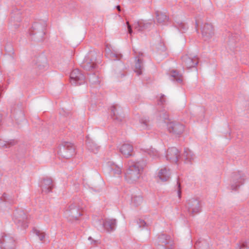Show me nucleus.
<instances>
[{"label":"nucleus","mask_w":249,"mask_h":249,"mask_svg":"<svg viewBox=\"0 0 249 249\" xmlns=\"http://www.w3.org/2000/svg\"><path fill=\"white\" fill-rule=\"evenodd\" d=\"M85 82V76L78 69L73 70L70 74V82L71 85L78 86Z\"/></svg>","instance_id":"nucleus-8"},{"label":"nucleus","mask_w":249,"mask_h":249,"mask_svg":"<svg viewBox=\"0 0 249 249\" xmlns=\"http://www.w3.org/2000/svg\"><path fill=\"white\" fill-rule=\"evenodd\" d=\"M157 249H172L173 241L170 237L165 234H160L154 241Z\"/></svg>","instance_id":"nucleus-4"},{"label":"nucleus","mask_w":249,"mask_h":249,"mask_svg":"<svg viewBox=\"0 0 249 249\" xmlns=\"http://www.w3.org/2000/svg\"><path fill=\"white\" fill-rule=\"evenodd\" d=\"M144 165L145 163L143 161H129V167L125 174V178L130 183L137 181L141 176Z\"/></svg>","instance_id":"nucleus-1"},{"label":"nucleus","mask_w":249,"mask_h":249,"mask_svg":"<svg viewBox=\"0 0 249 249\" xmlns=\"http://www.w3.org/2000/svg\"><path fill=\"white\" fill-rule=\"evenodd\" d=\"M108 55H109V57L110 58H113V57H117V54H116L114 53H108Z\"/></svg>","instance_id":"nucleus-41"},{"label":"nucleus","mask_w":249,"mask_h":249,"mask_svg":"<svg viewBox=\"0 0 249 249\" xmlns=\"http://www.w3.org/2000/svg\"><path fill=\"white\" fill-rule=\"evenodd\" d=\"M89 80L92 85H97L100 83V80L99 79L98 76L95 73L89 75Z\"/></svg>","instance_id":"nucleus-29"},{"label":"nucleus","mask_w":249,"mask_h":249,"mask_svg":"<svg viewBox=\"0 0 249 249\" xmlns=\"http://www.w3.org/2000/svg\"><path fill=\"white\" fill-rule=\"evenodd\" d=\"M196 25L197 26L198 25V23L197 22H196Z\"/></svg>","instance_id":"nucleus-47"},{"label":"nucleus","mask_w":249,"mask_h":249,"mask_svg":"<svg viewBox=\"0 0 249 249\" xmlns=\"http://www.w3.org/2000/svg\"><path fill=\"white\" fill-rule=\"evenodd\" d=\"M175 26L181 33L184 32L187 29V25L183 22L178 21L175 23Z\"/></svg>","instance_id":"nucleus-31"},{"label":"nucleus","mask_w":249,"mask_h":249,"mask_svg":"<svg viewBox=\"0 0 249 249\" xmlns=\"http://www.w3.org/2000/svg\"><path fill=\"white\" fill-rule=\"evenodd\" d=\"M133 150V148L132 145L128 143L123 144L120 149L121 153L126 158L132 155Z\"/></svg>","instance_id":"nucleus-22"},{"label":"nucleus","mask_w":249,"mask_h":249,"mask_svg":"<svg viewBox=\"0 0 249 249\" xmlns=\"http://www.w3.org/2000/svg\"><path fill=\"white\" fill-rule=\"evenodd\" d=\"M107 165L110 172L113 174L120 175L121 173V168L120 166L112 161H108Z\"/></svg>","instance_id":"nucleus-24"},{"label":"nucleus","mask_w":249,"mask_h":249,"mask_svg":"<svg viewBox=\"0 0 249 249\" xmlns=\"http://www.w3.org/2000/svg\"><path fill=\"white\" fill-rule=\"evenodd\" d=\"M39 60H40V58H39V60H38L37 62H39Z\"/></svg>","instance_id":"nucleus-48"},{"label":"nucleus","mask_w":249,"mask_h":249,"mask_svg":"<svg viewBox=\"0 0 249 249\" xmlns=\"http://www.w3.org/2000/svg\"><path fill=\"white\" fill-rule=\"evenodd\" d=\"M177 186L178 189V195L179 198H180L181 197V189H180V184L179 182L178 179L177 180Z\"/></svg>","instance_id":"nucleus-36"},{"label":"nucleus","mask_w":249,"mask_h":249,"mask_svg":"<svg viewBox=\"0 0 249 249\" xmlns=\"http://www.w3.org/2000/svg\"><path fill=\"white\" fill-rule=\"evenodd\" d=\"M88 240H89L90 241H91V243H92V241H94V242H95V241H94L92 238H91V237H89L88 238Z\"/></svg>","instance_id":"nucleus-42"},{"label":"nucleus","mask_w":249,"mask_h":249,"mask_svg":"<svg viewBox=\"0 0 249 249\" xmlns=\"http://www.w3.org/2000/svg\"><path fill=\"white\" fill-rule=\"evenodd\" d=\"M168 131L175 135H179L184 131V125L179 122L173 121L167 123Z\"/></svg>","instance_id":"nucleus-10"},{"label":"nucleus","mask_w":249,"mask_h":249,"mask_svg":"<svg viewBox=\"0 0 249 249\" xmlns=\"http://www.w3.org/2000/svg\"><path fill=\"white\" fill-rule=\"evenodd\" d=\"M40 187L42 192L48 193L52 191L53 187L52 179L50 178L43 179L40 182Z\"/></svg>","instance_id":"nucleus-18"},{"label":"nucleus","mask_w":249,"mask_h":249,"mask_svg":"<svg viewBox=\"0 0 249 249\" xmlns=\"http://www.w3.org/2000/svg\"><path fill=\"white\" fill-rule=\"evenodd\" d=\"M75 147L71 142H63L59 147L58 154L61 157L68 159L75 155Z\"/></svg>","instance_id":"nucleus-3"},{"label":"nucleus","mask_w":249,"mask_h":249,"mask_svg":"<svg viewBox=\"0 0 249 249\" xmlns=\"http://www.w3.org/2000/svg\"><path fill=\"white\" fill-rule=\"evenodd\" d=\"M179 156V151L175 147L169 148L166 155L167 160L175 163H177Z\"/></svg>","instance_id":"nucleus-15"},{"label":"nucleus","mask_w":249,"mask_h":249,"mask_svg":"<svg viewBox=\"0 0 249 249\" xmlns=\"http://www.w3.org/2000/svg\"><path fill=\"white\" fill-rule=\"evenodd\" d=\"M87 147L89 150L96 153L99 149V146L93 141L88 140L87 142Z\"/></svg>","instance_id":"nucleus-26"},{"label":"nucleus","mask_w":249,"mask_h":249,"mask_svg":"<svg viewBox=\"0 0 249 249\" xmlns=\"http://www.w3.org/2000/svg\"><path fill=\"white\" fill-rule=\"evenodd\" d=\"M186 208L189 213L192 214H197L201 211L200 201L197 198H190L187 200Z\"/></svg>","instance_id":"nucleus-7"},{"label":"nucleus","mask_w":249,"mask_h":249,"mask_svg":"<svg viewBox=\"0 0 249 249\" xmlns=\"http://www.w3.org/2000/svg\"><path fill=\"white\" fill-rule=\"evenodd\" d=\"M149 120L146 118H142L140 120V129H146L148 128L149 126Z\"/></svg>","instance_id":"nucleus-32"},{"label":"nucleus","mask_w":249,"mask_h":249,"mask_svg":"<svg viewBox=\"0 0 249 249\" xmlns=\"http://www.w3.org/2000/svg\"><path fill=\"white\" fill-rule=\"evenodd\" d=\"M34 232L39 237L40 240L42 241L45 238V234L44 232H41L37 230H35L34 231Z\"/></svg>","instance_id":"nucleus-34"},{"label":"nucleus","mask_w":249,"mask_h":249,"mask_svg":"<svg viewBox=\"0 0 249 249\" xmlns=\"http://www.w3.org/2000/svg\"><path fill=\"white\" fill-rule=\"evenodd\" d=\"M239 249H241L242 246L241 245L238 246Z\"/></svg>","instance_id":"nucleus-46"},{"label":"nucleus","mask_w":249,"mask_h":249,"mask_svg":"<svg viewBox=\"0 0 249 249\" xmlns=\"http://www.w3.org/2000/svg\"><path fill=\"white\" fill-rule=\"evenodd\" d=\"M152 23L150 22L143 20L136 21L133 24V27L139 32H142L144 30L149 28Z\"/></svg>","instance_id":"nucleus-19"},{"label":"nucleus","mask_w":249,"mask_h":249,"mask_svg":"<svg viewBox=\"0 0 249 249\" xmlns=\"http://www.w3.org/2000/svg\"><path fill=\"white\" fill-rule=\"evenodd\" d=\"M96 61V54L94 52H90L85 56L81 63V67L86 71H91L96 68L97 64Z\"/></svg>","instance_id":"nucleus-6"},{"label":"nucleus","mask_w":249,"mask_h":249,"mask_svg":"<svg viewBox=\"0 0 249 249\" xmlns=\"http://www.w3.org/2000/svg\"><path fill=\"white\" fill-rule=\"evenodd\" d=\"M127 25V28H128V32L129 34L131 35L133 33V31L132 30V28L131 25L129 24V22L127 21L126 22Z\"/></svg>","instance_id":"nucleus-38"},{"label":"nucleus","mask_w":249,"mask_h":249,"mask_svg":"<svg viewBox=\"0 0 249 249\" xmlns=\"http://www.w3.org/2000/svg\"><path fill=\"white\" fill-rule=\"evenodd\" d=\"M143 53H139L135 57L136 63L135 65L134 71L138 75L142 74V70L143 69V59L142 57Z\"/></svg>","instance_id":"nucleus-16"},{"label":"nucleus","mask_w":249,"mask_h":249,"mask_svg":"<svg viewBox=\"0 0 249 249\" xmlns=\"http://www.w3.org/2000/svg\"><path fill=\"white\" fill-rule=\"evenodd\" d=\"M47 23L45 21L41 20L35 22L30 30V35L35 36L34 39L40 41L42 40L45 34Z\"/></svg>","instance_id":"nucleus-2"},{"label":"nucleus","mask_w":249,"mask_h":249,"mask_svg":"<svg viewBox=\"0 0 249 249\" xmlns=\"http://www.w3.org/2000/svg\"><path fill=\"white\" fill-rule=\"evenodd\" d=\"M142 197L141 196H135L132 197L131 204L137 207L140 205L142 202Z\"/></svg>","instance_id":"nucleus-30"},{"label":"nucleus","mask_w":249,"mask_h":249,"mask_svg":"<svg viewBox=\"0 0 249 249\" xmlns=\"http://www.w3.org/2000/svg\"><path fill=\"white\" fill-rule=\"evenodd\" d=\"M15 222L23 229H26L28 225L27 222V216L22 210H16L14 213Z\"/></svg>","instance_id":"nucleus-9"},{"label":"nucleus","mask_w":249,"mask_h":249,"mask_svg":"<svg viewBox=\"0 0 249 249\" xmlns=\"http://www.w3.org/2000/svg\"><path fill=\"white\" fill-rule=\"evenodd\" d=\"M162 116L161 117L165 121L166 120H168L169 118V115L168 114L166 113L165 112H163L162 113Z\"/></svg>","instance_id":"nucleus-40"},{"label":"nucleus","mask_w":249,"mask_h":249,"mask_svg":"<svg viewBox=\"0 0 249 249\" xmlns=\"http://www.w3.org/2000/svg\"><path fill=\"white\" fill-rule=\"evenodd\" d=\"M2 197H3V199H4V201H6V198H6V194H4L3 195Z\"/></svg>","instance_id":"nucleus-44"},{"label":"nucleus","mask_w":249,"mask_h":249,"mask_svg":"<svg viewBox=\"0 0 249 249\" xmlns=\"http://www.w3.org/2000/svg\"><path fill=\"white\" fill-rule=\"evenodd\" d=\"M170 174V171L167 170L166 168L164 167L159 171L158 177L161 181H166L169 179Z\"/></svg>","instance_id":"nucleus-23"},{"label":"nucleus","mask_w":249,"mask_h":249,"mask_svg":"<svg viewBox=\"0 0 249 249\" xmlns=\"http://www.w3.org/2000/svg\"><path fill=\"white\" fill-rule=\"evenodd\" d=\"M116 8L117 9V10H118L119 12H120V11H121V7H120V6H119V5L117 6H116Z\"/></svg>","instance_id":"nucleus-43"},{"label":"nucleus","mask_w":249,"mask_h":249,"mask_svg":"<svg viewBox=\"0 0 249 249\" xmlns=\"http://www.w3.org/2000/svg\"><path fill=\"white\" fill-rule=\"evenodd\" d=\"M1 119H2V117H1V114H0V122H1Z\"/></svg>","instance_id":"nucleus-45"},{"label":"nucleus","mask_w":249,"mask_h":249,"mask_svg":"<svg viewBox=\"0 0 249 249\" xmlns=\"http://www.w3.org/2000/svg\"><path fill=\"white\" fill-rule=\"evenodd\" d=\"M233 182L231 185V188L232 190L236 191L239 187L243 185L246 179L244 174L241 172L234 173L232 176Z\"/></svg>","instance_id":"nucleus-11"},{"label":"nucleus","mask_w":249,"mask_h":249,"mask_svg":"<svg viewBox=\"0 0 249 249\" xmlns=\"http://www.w3.org/2000/svg\"><path fill=\"white\" fill-rule=\"evenodd\" d=\"M156 17L159 23H165L168 19L166 13L160 11L156 12Z\"/></svg>","instance_id":"nucleus-27"},{"label":"nucleus","mask_w":249,"mask_h":249,"mask_svg":"<svg viewBox=\"0 0 249 249\" xmlns=\"http://www.w3.org/2000/svg\"><path fill=\"white\" fill-rule=\"evenodd\" d=\"M102 227L107 232H111L114 231L116 227V220L115 219H107L102 224Z\"/></svg>","instance_id":"nucleus-20"},{"label":"nucleus","mask_w":249,"mask_h":249,"mask_svg":"<svg viewBox=\"0 0 249 249\" xmlns=\"http://www.w3.org/2000/svg\"><path fill=\"white\" fill-rule=\"evenodd\" d=\"M17 141L15 140H10L4 141L0 140V147L3 148H8L16 145Z\"/></svg>","instance_id":"nucleus-25"},{"label":"nucleus","mask_w":249,"mask_h":249,"mask_svg":"<svg viewBox=\"0 0 249 249\" xmlns=\"http://www.w3.org/2000/svg\"><path fill=\"white\" fill-rule=\"evenodd\" d=\"M16 247V241L11 234L3 233L0 238V249H15Z\"/></svg>","instance_id":"nucleus-5"},{"label":"nucleus","mask_w":249,"mask_h":249,"mask_svg":"<svg viewBox=\"0 0 249 249\" xmlns=\"http://www.w3.org/2000/svg\"><path fill=\"white\" fill-rule=\"evenodd\" d=\"M242 246L243 247L249 248V240H246V241L242 243Z\"/></svg>","instance_id":"nucleus-39"},{"label":"nucleus","mask_w":249,"mask_h":249,"mask_svg":"<svg viewBox=\"0 0 249 249\" xmlns=\"http://www.w3.org/2000/svg\"><path fill=\"white\" fill-rule=\"evenodd\" d=\"M137 223L140 227H143L146 224V222L143 220L142 219H139L137 221Z\"/></svg>","instance_id":"nucleus-37"},{"label":"nucleus","mask_w":249,"mask_h":249,"mask_svg":"<svg viewBox=\"0 0 249 249\" xmlns=\"http://www.w3.org/2000/svg\"><path fill=\"white\" fill-rule=\"evenodd\" d=\"M202 35L205 40L211 38L213 35V28L209 23H206L202 28Z\"/></svg>","instance_id":"nucleus-17"},{"label":"nucleus","mask_w":249,"mask_h":249,"mask_svg":"<svg viewBox=\"0 0 249 249\" xmlns=\"http://www.w3.org/2000/svg\"><path fill=\"white\" fill-rule=\"evenodd\" d=\"M171 80L176 81L178 83H181L182 81V75L176 71H173L171 73Z\"/></svg>","instance_id":"nucleus-28"},{"label":"nucleus","mask_w":249,"mask_h":249,"mask_svg":"<svg viewBox=\"0 0 249 249\" xmlns=\"http://www.w3.org/2000/svg\"><path fill=\"white\" fill-rule=\"evenodd\" d=\"M166 99L164 95L161 94L160 99L158 100V104L159 105H163L165 102Z\"/></svg>","instance_id":"nucleus-35"},{"label":"nucleus","mask_w":249,"mask_h":249,"mask_svg":"<svg viewBox=\"0 0 249 249\" xmlns=\"http://www.w3.org/2000/svg\"><path fill=\"white\" fill-rule=\"evenodd\" d=\"M42 62L41 63L40 62H37L36 65L39 69L45 68L47 66V60L45 57L42 58Z\"/></svg>","instance_id":"nucleus-33"},{"label":"nucleus","mask_w":249,"mask_h":249,"mask_svg":"<svg viewBox=\"0 0 249 249\" xmlns=\"http://www.w3.org/2000/svg\"><path fill=\"white\" fill-rule=\"evenodd\" d=\"M181 58L184 66L186 67L187 69L195 67L198 63V59L195 55L186 54Z\"/></svg>","instance_id":"nucleus-12"},{"label":"nucleus","mask_w":249,"mask_h":249,"mask_svg":"<svg viewBox=\"0 0 249 249\" xmlns=\"http://www.w3.org/2000/svg\"><path fill=\"white\" fill-rule=\"evenodd\" d=\"M195 158L194 153L187 148L184 149L181 159L186 164H192Z\"/></svg>","instance_id":"nucleus-21"},{"label":"nucleus","mask_w":249,"mask_h":249,"mask_svg":"<svg viewBox=\"0 0 249 249\" xmlns=\"http://www.w3.org/2000/svg\"><path fill=\"white\" fill-rule=\"evenodd\" d=\"M66 214L70 217V220H77L78 217L82 215L79 208H77L75 204H71L66 211Z\"/></svg>","instance_id":"nucleus-14"},{"label":"nucleus","mask_w":249,"mask_h":249,"mask_svg":"<svg viewBox=\"0 0 249 249\" xmlns=\"http://www.w3.org/2000/svg\"><path fill=\"white\" fill-rule=\"evenodd\" d=\"M111 116L112 119L117 122H121L124 118L122 108L118 105L111 107Z\"/></svg>","instance_id":"nucleus-13"}]
</instances>
